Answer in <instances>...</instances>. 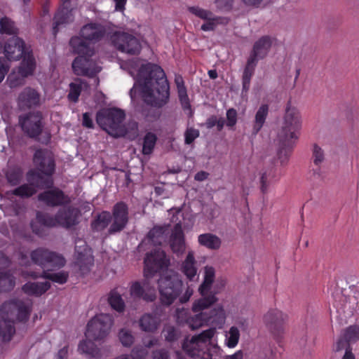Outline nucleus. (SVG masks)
Instances as JSON below:
<instances>
[{"label":"nucleus","instance_id":"1","mask_svg":"<svg viewBox=\"0 0 359 359\" xmlns=\"http://www.w3.org/2000/svg\"><path fill=\"white\" fill-rule=\"evenodd\" d=\"M137 81L142 86L144 102L155 108H161L170 100V85L164 70L158 65L147 62L139 68Z\"/></svg>","mask_w":359,"mask_h":359},{"label":"nucleus","instance_id":"2","mask_svg":"<svg viewBox=\"0 0 359 359\" xmlns=\"http://www.w3.org/2000/svg\"><path fill=\"white\" fill-rule=\"evenodd\" d=\"M302 120L298 109L291 106V102L287 104L283 125L278 133L279 149L278 158L281 165L287 163L289 157L298 139L297 133L301 129Z\"/></svg>","mask_w":359,"mask_h":359},{"label":"nucleus","instance_id":"3","mask_svg":"<svg viewBox=\"0 0 359 359\" xmlns=\"http://www.w3.org/2000/svg\"><path fill=\"white\" fill-rule=\"evenodd\" d=\"M217 301L215 294H210L207 297L195 300L191 310L194 315H191L188 327L191 330H197L205 325L221 326L225 322L226 315L222 306L214 308L210 312L206 310Z\"/></svg>","mask_w":359,"mask_h":359},{"label":"nucleus","instance_id":"4","mask_svg":"<svg viewBox=\"0 0 359 359\" xmlns=\"http://www.w3.org/2000/svg\"><path fill=\"white\" fill-rule=\"evenodd\" d=\"M32 309L31 302L13 299L5 302L0 307V314L4 320V325L0 327V337L4 342L11 340L15 332L14 321L26 323Z\"/></svg>","mask_w":359,"mask_h":359},{"label":"nucleus","instance_id":"5","mask_svg":"<svg viewBox=\"0 0 359 359\" xmlns=\"http://www.w3.org/2000/svg\"><path fill=\"white\" fill-rule=\"evenodd\" d=\"M69 45L73 51L79 55L72 62V69L75 74L93 77L100 72V69L91 59L95 53L94 47H91L77 36L71 38Z\"/></svg>","mask_w":359,"mask_h":359},{"label":"nucleus","instance_id":"6","mask_svg":"<svg viewBox=\"0 0 359 359\" xmlns=\"http://www.w3.org/2000/svg\"><path fill=\"white\" fill-rule=\"evenodd\" d=\"M23 133L29 137L43 144H48L51 140V134L45 128L43 114L39 111H33L20 115L18 121Z\"/></svg>","mask_w":359,"mask_h":359},{"label":"nucleus","instance_id":"7","mask_svg":"<svg viewBox=\"0 0 359 359\" xmlns=\"http://www.w3.org/2000/svg\"><path fill=\"white\" fill-rule=\"evenodd\" d=\"M214 334L215 329L210 328L193 336L191 339L186 338L182 343V350L191 358L209 359L210 353L207 343Z\"/></svg>","mask_w":359,"mask_h":359},{"label":"nucleus","instance_id":"8","mask_svg":"<svg viewBox=\"0 0 359 359\" xmlns=\"http://www.w3.org/2000/svg\"><path fill=\"white\" fill-rule=\"evenodd\" d=\"M28 183L23 184L12 191L14 196L22 198H29L37 192V189H44L51 187L53 180L46 178L45 176L34 170H29L26 174Z\"/></svg>","mask_w":359,"mask_h":359},{"label":"nucleus","instance_id":"9","mask_svg":"<svg viewBox=\"0 0 359 359\" xmlns=\"http://www.w3.org/2000/svg\"><path fill=\"white\" fill-rule=\"evenodd\" d=\"M126 118L123 110L109 108L100 110L96 114V121L104 130H110L115 135L123 132L121 124Z\"/></svg>","mask_w":359,"mask_h":359},{"label":"nucleus","instance_id":"10","mask_svg":"<svg viewBox=\"0 0 359 359\" xmlns=\"http://www.w3.org/2000/svg\"><path fill=\"white\" fill-rule=\"evenodd\" d=\"M158 285L161 302L165 306L171 305L183 289V282L177 276L161 277Z\"/></svg>","mask_w":359,"mask_h":359},{"label":"nucleus","instance_id":"11","mask_svg":"<svg viewBox=\"0 0 359 359\" xmlns=\"http://www.w3.org/2000/svg\"><path fill=\"white\" fill-rule=\"evenodd\" d=\"M113 323V317L110 314L96 315L88 323L85 336L94 341L103 339L109 334Z\"/></svg>","mask_w":359,"mask_h":359},{"label":"nucleus","instance_id":"12","mask_svg":"<svg viewBox=\"0 0 359 359\" xmlns=\"http://www.w3.org/2000/svg\"><path fill=\"white\" fill-rule=\"evenodd\" d=\"M110 41L118 50L131 55L139 54L142 48L140 40L133 34L125 32H113Z\"/></svg>","mask_w":359,"mask_h":359},{"label":"nucleus","instance_id":"13","mask_svg":"<svg viewBox=\"0 0 359 359\" xmlns=\"http://www.w3.org/2000/svg\"><path fill=\"white\" fill-rule=\"evenodd\" d=\"M32 261L42 269L61 268L65 264L64 257L44 248H38L30 254Z\"/></svg>","mask_w":359,"mask_h":359},{"label":"nucleus","instance_id":"14","mask_svg":"<svg viewBox=\"0 0 359 359\" xmlns=\"http://www.w3.org/2000/svg\"><path fill=\"white\" fill-rule=\"evenodd\" d=\"M33 163L36 169L46 178L53 179L52 176L55 171V162L54 155L47 149H38L33 156Z\"/></svg>","mask_w":359,"mask_h":359},{"label":"nucleus","instance_id":"15","mask_svg":"<svg viewBox=\"0 0 359 359\" xmlns=\"http://www.w3.org/2000/svg\"><path fill=\"white\" fill-rule=\"evenodd\" d=\"M111 33L107 25L98 22H91L81 27L79 37L91 47H94L93 44L102 41L106 36L110 39Z\"/></svg>","mask_w":359,"mask_h":359},{"label":"nucleus","instance_id":"16","mask_svg":"<svg viewBox=\"0 0 359 359\" xmlns=\"http://www.w3.org/2000/svg\"><path fill=\"white\" fill-rule=\"evenodd\" d=\"M144 274L146 278L153 276L156 273L166 269L169 264L165 252L160 250H154L147 253L144 260Z\"/></svg>","mask_w":359,"mask_h":359},{"label":"nucleus","instance_id":"17","mask_svg":"<svg viewBox=\"0 0 359 359\" xmlns=\"http://www.w3.org/2000/svg\"><path fill=\"white\" fill-rule=\"evenodd\" d=\"M46 189L37 196L38 201L46 206L50 208L65 207L71 203V198L60 188L53 185Z\"/></svg>","mask_w":359,"mask_h":359},{"label":"nucleus","instance_id":"18","mask_svg":"<svg viewBox=\"0 0 359 359\" xmlns=\"http://www.w3.org/2000/svg\"><path fill=\"white\" fill-rule=\"evenodd\" d=\"M287 316L278 309L269 311L264 317V320L278 343H280L285 332V325Z\"/></svg>","mask_w":359,"mask_h":359},{"label":"nucleus","instance_id":"19","mask_svg":"<svg viewBox=\"0 0 359 359\" xmlns=\"http://www.w3.org/2000/svg\"><path fill=\"white\" fill-rule=\"evenodd\" d=\"M111 215L112 219L108 230L109 233L114 234L121 232L126 228L129 221L128 205L123 201L116 203L113 207Z\"/></svg>","mask_w":359,"mask_h":359},{"label":"nucleus","instance_id":"20","mask_svg":"<svg viewBox=\"0 0 359 359\" xmlns=\"http://www.w3.org/2000/svg\"><path fill=\"white\" fill-rule=\"evenodd\" d=\"M325 160L324 150L317 144L312 147L311 170H310V178L314 182H320L323 180V172L322 167Z\"/></svg>","mask_w":359,"mask_h":359},{"label":"nucleus","instance_id":"21","mask_svg":"<svg viewBox=\"0 0 359 359\" xmlns=\"http://www.w3.org/2000/svg\"><path fill=\"white\" fill-rule=\"evenodd\" d=\"M27 52L24 41L18 36H13L5 43L4 53L7 60H18Z\"/></svg>","mask_w":359,"mask_h":359},{"label":"nucleus","instance_id":"22","mask_svg":"<svg viewBox=\"0 0 359 359\" xmlns=\"http://www.w3.org/2000/svg\"><path fill=\"white\" fill-rule=\"evenodd\" d=\"M80 215V210L77 208L69 205L60 208L56 212L57 225L69 229L79 223L78 219Z\"/></svg>","mask_w":359,"mask_h":359},{"label":"nucleus","instance_id":"23","mask_svg":"<svg viewBox=\"0 0 359 359\" xmlns=\"http://www.w3.org/2000/svg\"><path fill=\"white\" fill-rule=\"evenodd\" d=\"M188 10L191 13L205 21L201 27L203 31H213L219 22L220 18L210 11L201 8L198 6H191L189 7Z\"/></svg>","mask_w":359,"mask_h":359},{"label":"nucleus","instance_id":"24","mask_svg":"<svg viewBox=\"0 0 359 359\" xmlns=\"http://www.w3.org/2000/svg\"><path fill=\"white\" fill-rule=\"evenodd\" d=\"M75 263L82 274L88 273L94 263V258L86 245L75 246Z\"/></svg>","mask_w":359,"mask_h":359},{"label":"nucleus","instance_id":"25","mask_svg":"<svg viewBox=\"0 0 359 359\" xmlns=\"http://www.w3.org/2000/svg\"><path fill=\"white\" fill-rule=\"evenodd\" d=\"M170 246L177 257L182 256L186 250L184 234L180 222L174 226L170 237Z\"/></svg>","mask_w":359,"mask_h":359},{"label":"nucleus","instance_id":"26","mask_svg":"<svg viewBox=\"0 0 359 359\" xmlns=\"http://www.w3.org/2000/svg\"><path fill=\"white\" fill-rule=\"evenodd\" d=\"M72 6L60 5L53 19V34L55 36L60 26L66 25L74 20Z\"/></svg>","mask_w":359,"mask_h":359},{"label":"nucleus","instance_id":"27","mask_svg":"<svg viewBox=\"0 0 359 359\" xmlns=\"http://www.w3.org/2000/svg\"><path fill=\"white\" fill-rule=\"evenodd\" d=\"M271 46L272 39L269 36H263L255 41L249 57L257 62L263 60L268 55Z\"/></svg>","mask_w":359,"mask_h":359},{"label":"nucleus","instance_id":"28","mask_svg":"<svg viewBox=\"0 0 359 359\" xmlns=\"http://www.w3.org/2000/svg\"><path fill=\"white\" fill-rule=\"evenodd\" d=\"M359 340V325H353L344 329L336 344V351L343 350L345 346Z\"/></svg>","mask_w":359,"mask_h":359},{"label":"nucleus","instance_id":"29","mask_svg":"<svg viewBox=\"0 0 359 359\" xmlns=\"http://www.w3.org/2000/svg\"><path fill=\"white\" fill-rule=\"evenodd\" d=\"M40 102V95L34 89L25 88L18 96V104L21 108L30 109L38 106Z\"/></svg>","mask_w":359,"mask_h":359},{"label":"nucleus","instance_id":"30","mask_svg":"<svg viewBox=\"0 0 359 359\" xmlns=\"http://www.w3.org/2000/svg\"><path fill=\"white\" fill-rule=\"evenodd\" d=\"M259 189L263 194L268 193L271 184L276 181V169L271 165L267 168L262 169L259 173Z\"/></svg>","mask_w":359,"mask_h":359},{"label":"nucleus","instance_id":"31","mask_svg":"<svg viewBox=\"0 0 359 359\" xmlns=\"http://www.w3.org/2000/svg\"><path fill=\"white\" fill-rule=\"evenodd\" d=\"M196 265L197 262L194 257V252L190 250L180 266L181 271L189 280H194L197 275L198 269Z\"/></svg>","mask_w":359,"mask_h":359},{"label":"nucleus","instance_id":"32","mask_svg":"<svg viewBox=\"0 0 359 359\" xmlns=\"http://www.w3.org/2000/svg\"><path fill=\"white\" fill-rule=\"evenodd\" d=\"M51 287L49 282H27L22 285V291L29 295L41 297L45 294Z\"/></svg>","mask_w":359,"mask_h":359},{"label":"nucleus","instance_id":"33","mask_svg":"<svg viewBox=\"0 0 359 359\" xmlns=\"http://www.w3.org/2000/svg\"><path fill=\"white\" fill-rule=\"evenodd\" d=\"M161 324L160 318L155 314L144 313L139 320V326L142 331L154 333Z\"/></svg>","mask_w":359,"mask_h":359},{"label":"nucleus","instance_id":"34","mask_svg":"<svg viewBox=\"0 0 359 359\" xmlns=\"http://www.w3.org/2000/svg\"><path fill=\"white\" fill-rule=\"evenodd\" d=\"M130 295L135 298L142 299L146 302H153L156 299L155 290L149 288L146 290L140 282H135L130 289Z\"/></svg>","mask_w":359,"mask_h":359},{"label":"nucleus","instance_id":"35","mask_svg":"<svg viewBox=\"0 0 359 359\" xmlns=\"http://www.w3.org/2000/svg\"><path fill=\"white\" fill-rule=\"evenodd\" d=\"M21 58L22 59L18 69L19 73L26 77L32 75L36 68V61L32 52L27 51Z\"/></svg>","mask_w":359,"mask_h":359},{"label":"nucleus","instance_id":"36","mask_svg":"<svg viewBox=\"0 0 359 359\" xmlns=\"http://www.w3.org/2000/svg\"><path fill=\"white\" fill-rule=\"evenodd\" d=\"M198 242L200 245L212 250H219L222 245L220 238L211 233L200 234L198 236Z\"/></svg>","mask_w":359,"mask_h":359},{"label":"nucleus","instance_id":"37","mask_svg":"<svg viewBox=\"0 0 359 359\" xmlns=\"http://www.w3.org/2000/svg\"><path fill=\"white\" fill-rule=\"evenodd\" d=\"M257 62L255 59L248 57L242 76L243 92L247 93L249 90L251 78L255 73Z\"/></svg>","mask_w":359,"mask_h":359},{"label":"nucleus","instance_id":"38","mask_svg":"<svg viewBox=\"0 0 359 359\" xmlns=\"http://www.w3.org/2000/svg\"><path fill=\"white\" fill-rule=\"evenodd\" d=\"M111 219V215L109 212L102 211L92 221L91 228L94 231H102L109 226Z\"/></svg>","mask_w":359,"mask_h":359},{"label":"nucleus","instance_id":"39","mask_svg":"<svg viewBox=\"0 0 359 359\" xmlns=\"http://www.w3.org/2000/svg\"><path fill=\"white\" fill-rule=\"evenodd\" d=\"M93 339H88L81 341L78 346V351L86 354L90 358H97L100 356V350L93 341Z\"/></svg>","mask_w":359,"mask_h":359},{"label":"nucleus","instance_id":"40","mask_svg":"<svg viewBox=\"0 0 359 359\" xmlns=\"http://www.w3.org/2000/svg\"><path fill=\"white\" fill-rule=\"evenodd\" d=\"M215 276V269L212 266H206L205 267L204 280L198 289L202 297H207L209 295L208 294L214 282Z\"/></svg>","mask_w":359,"mask_h":359},{"label":"nucleus","instance_id":"41","mask_svg":"<svg viewBox=\"0 0 359 359\" xmlns=\"http://www.w3.org/2000/svg\"><path fill=\"white\" fill-rule=\"evenodd\" d=\"M269 114L268 104H262L257 111L252 126V134L257 135L262 128Z\"/></svg>","mask_w":359,"mask_h":359},{"label":"nucleus","instance_id":"42","mask_svg":"<svg viewBox=\"0 0 359 359\" xmlns=\"http://www.w3.org/2000/svg\"><path fill=\"white\" fill-rule=\"evenodd\" d=\"M107 302L113 310L118 313L124 312L126 304L116 288H114L109 292Z\"/></svg>","mask_w":359,"mask_h":359},{"label":"nucleus","instance_id":"43","mask_svg":"<svg viewBox=\"0 0 359 359\" xmlns=\"http://www.w3.org/2000/svg\"><path fill=\"white\" fill-rule=\"evenodd\" d=\"M157 136L151 132L145 134L143 138V144L142 152L144 155H150L152 154L157 142Z\"/></svg>","mask_w":359,"mask_h":359},{"label":"nucleus","instance_id":"44","mask_svg":"<svg viewBox=\"0 0 359 359\" xmlns=\"http://www.w3.org/2000/svg\"><path fill=\"white\" fill-rule=\"evenodd\" d=\"M41 277L62 285L67 283L69 278V273L64 271L57 273H50L48 271L43 270L41 274Z\"/></svg>","mask_w":359,"mask_h":359},{"label":"nucleus","instance_id":"45","mask_svg":"<svg viewBox=\"0 0 359 359\" xmlns=\"http://www.w3.org/2000/svg\"><path fill=\"white\" fill-rule=\"evenodd\" d=\"M0 32L1 34L18 36V29L13 21L7 17H4L0 20Z\"/></svg>","mask_w":359,"mask_h":359},{"label":"nucleus","instance_id":"46","mask_svg":"<svg viewBox=\"0 0 359 359\" xmlns=\"http://www.w3.org/2000/svg\"><path fill=\"white\" fill-rule=\"evenodd\" d=\"M15 285L10 272L6 271H0V292H8L11 290Z\"/></svg>","mask_w":359,"mask_h":359},{"label":"nucleus","instance_id":"47","mask_svg":"<svg viewBox=\"0 0 359 359\" xmlns=\"http://www.w3.org/2000/svg\"><path fill=\"white\" fill-rule=\"evenodd\" d=\"M36 218L44 227H54L57 225L56 214L53 217L48 213L37 211L36 213Z\"/></svg>","mask_w":359,"mask_h":359},{"label":"nucleus","instance_id":"48","mask_svg":"<svg viewBox=\"0 0 359 359\" xmlns=\"http://www.w3.org/2000/svg\"><path fill=\"white\" fill-rule=\"evenodd\" d=\"M162 333L168 343L177 341L181 336L180 331L172 325L165 326Z\"/></svg>","mask_w":359,"mask_h":359},{"label":"nucleus","instance_id":"49","mask_svg":"<svg viewBox=\"0 0 359 359\" xmlns=\"http://www.w3.org/2000/svg\"><path fill=\"white\" fill-rule=\"evenodd\" d=\"M25 78L27 77L22 76V74L19 73L18 70V72L13 70L8 74L6 82L11 88H14L22 86Z\"/></svg>","mask_w":359,"mask_h":359},{"label":"nucleus","instance_id":"50","mask_svg":"<svg viewBox=\"0 0 359 359\" xmlns=\"http://www.w3.org/2000/svg\"><path fill=\"white\" fill-rule=\"evenodd\" d=\"M191 313L189 309L184 308H177L175 310V317L176 318V323L181 326H188L189 318L191 317Z\"/></svg>","mask_w":359,"mask_h":359},{"label":"nucleus","instance_id":"51","mask_svg":"<svg viewBox=\"0 0 359 359\" xmlns=\"http://www.w3.org/2000/svg\"><path fill=\"white\" fill-rule=\"evenodd\" d=\"M240 332L238 329L235 326H232L229 331V334L226 336V344L229 348H234L238 344Z\"/></svg>","mask_w":359,"mask_h":359},{"label":"nucleus","instance_id":"52","mask_svg":"<svg viewBox=\"0 0 359 359\" xmlns=\"http://www.w3.org/2000/svg\"><path fill=\"white\" fill-rule=\"evenodd\" d=\"M118 338L123 346H131L135 341V337L130 330L126 329H121L118 332Z\"/></svg>","mask_w":359,"mask_h":359},{"label":"nucleus","instance_id":"53","mask_svg":"<svg viewBox=\"0 0 359 359\" xmlns=\"http://www.w3.org/2000/svg\"><path fill=\"white\" fill-rule=\"evenodd\" d=\"M177 89V94L179 100L184 109H189L191 108V104L189 98L187 95V90L186 86L179 87Z\"/></svg>","mask_w":359,"mask_h":359},{"label":"nucleus","instance_id":"54","mask_svg":"<svg viewBox=\"0 0 359 359\" xmlns=\"http://www.w3.org/2000/svg\"><path fill=\"white\" fill-rule=\"evenodd\" d=\"M81 92V84L71 83L69 84V92L68 94V99L73 102H76L79 100Z\"/></svg>","mask_w":359,"mask_h":359},{"label":"nucleus","instance_id":"55","mask_svg":"<svg viewBox=\"0 0 359 359\" xmlns=\"http://www.w3.org/2000/svg\"><path fill=\"white\" fill-rule=\"evenodd\" d=\"M164 229L162 226H156L153 227L148 233L147 237L154 243L158 242V239L163 237ZM160 243V241H158Z\"/></svg>","mask_w":359,"mask_h":359},{"label":"nucleus","instance_id":"56","mask_svg":"<svg viewBox=\"0 0 359 359\" xmlns=\"http://www.w3.org/2000/svg\"><path fill=\"white\" fill-rule=\"evenodd\" d=\"M199 130L194 128H188L184 133V142L191 144L199 136Z\"/></svg>","mask_w":359,"mask_h":359},{"label":"nucleus","instance_id":"57","mask_svg":"<svg viewBox=\"0 0 359 359\" xmlns=\"http://www.w3.org/2000/svg\"><path fill=\"white\" fill-rule=\"evenodd\" d=\"M237 111L235 109L231 108L226 111V126L232 128L237 123Z\"/></svg>","mask_w":359,"mask_h":359},{"label":"nucleus","instance_id":"58","mask_svg":"<svg viewBox=\"0 0 359 359\" xmlns=\"http://www.w3.org/2000/svg\"><path fill=\"white\" fill-rule=\"evenodd\" d=\"M30 227L32 232L39 236H43L44 235V226L42 224H40L35 217L30 222Z\"/></svg>","mask_w":359,"mask_h":359},{"label":"nucleus","instance_id":"59","mask_svg":"<svg viewBox=\"0 0 359 359\" xmlns=\"http://www.w3.org/2000/svg\"><path fill=\"white\" fill-rule=\"evenodd\" d=\"M6 178L8 182L11 185L15 186L19 184L21 178V175L20 172L18 171H10L6 174Z\"/></svg>","mask_w":359,"mask_h":359},{"label":"nucleus","instance_id":"60","mask_svg":"<svg viewBox=\"0 0 359 359\" xmlns=\"http://www.w3.org/2000/svg\"><path fill=\"white\" fill-rule=\"evenodd\" d=\"M9 69L8 60L4 57H0V83L4 79Z\"/></svg>","mask_w":359,"mask_h":359},{"label":"nucleus","instance_id":"61","mask_svg":"<svg viewBox=\"0 0 359 359\" xmlns=\"http://www.w3.org/2000/svg\"><path fill=\"white\" fill-rule=\"evenodd\" d=\"M152 359H170V354L167 349L159 348L152 352Z\"/></svg>","mask_w":359,"mask_h":359},{"label":"nucleus","instance_id":"62","mask_svg":"<svg viewBox=\"0 0 359 359\" xmlns=\"http://www.w3.org/2000/svg\"><path fill=\"white\" fill-rule=\"evenodd\" d=\"M82 124L84 127L87 128H93L94 124L93 119L90 117V115L88 112H86L83 114V121Z\"/></svg>","mask_w":359,"mask_h":359},{"label":"nucleus","instance_id":"63","mask_svg":"<svg viewBox=\"0 0 359 359\" xmlns=\"http://www.w3.org/2000/svg\"><path fill=\"white\" fill-rule=\"evenodd\" d=\"M69 346L66 345L60 348L55 356V359H67Z\"/></svg>","mask_w":359,"mask_h":359},{"label":"nucleus","instance_id":"64","mask_svg":"<svg viewBox=\"0 0 359 359\" xmlns=\"http://www.w3.org/2000/svg\"><path fill=\"white\" fill-rule=\"evenodd\" d=\"M194 290L190 287H187L184 294L180 297V302L182 304L187 302L192 296Z\"/></svg>","mask_w":359,"mask_h":359}]
</instances>
